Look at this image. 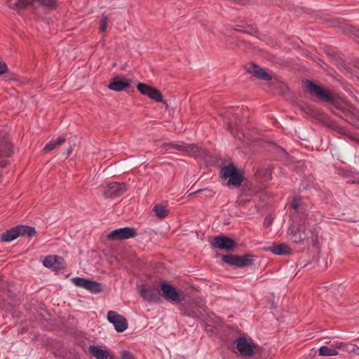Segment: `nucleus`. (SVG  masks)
<instances>
[{"label": "nucleus", "mask_w": 359, "mask_h": 359, "mask_svg": "<svg viewBox=\"0 0 359 359\" xmlns=\"http://www.w3.org/2000/svg\"><path fill=\"white\" fill-rule=\"evenodd\" d=\"M304 83L306 91L311 95L313 101L330 104V109L332 113L351 125H355L358 122V116L348 107L336 102L334 95L329 90L311 80L306 79Z\"/></svg>", "instance_id": "nucleus-1"}, {"label": "nucleus", "mask_w": 359, "mask_h": 359, "mask_svg": "<svg viewBox=\"0 0 359 359\" xmlns=\"http://www.w3.org/2000/svg\"><path fill=\"white\" fill-rule=\"evenodd\" d=\"M318 229L316 226H310L307 219H301L299 223L293 222L289 227L287 233L290 239L296 243H311L316 245L319 243Z\"/></svg>", "instance_id": "nucleus-2"}, {"label": "nucleus", "mask_w": 359, "mask_h": 359, "mask_svg": "<svg viewBox=\"0 0 359 359\" xmlns=\"http://www.w3.org/2000/svg\"><path fill=\"white\" fill-rule=\"evenodd\" d=\"M167 149H176L187 152L195 158L205 159L210 156V152L205 149L198 147L193 144H186L182 142H170L165 145Z\"/></svg>", "instance_id": "nucleus-3"}, {"label": "nucleus", "mask_w": 359, "mask_h": 359, "mask_svg": "<svg viewBox=\"0 0 359 359\" xmlns=\"http://www.w3.org/2000/svg\"><path fill=\"white\" fill-rule=\"evenodd\" d=\"M221 177L224 179L229 178L227 185L229 187H238L241 185L243 176L233 165H225L221 168Z\"/></svg>", "instance_id": "nucleus-4"}, {"label": "nucleus", "mask_w": 359, "mask_h": 359, "mask_svg": "<svg viewBox=\"0 0 359 359\" xmlns=\"http://www.w3.org/2000/svg\"><path fill=\"white\" fill-rule=\"evenodd\" d=\"M254 256L250 254H245L243 255H226L222 256V260L229 264L239 268H243L250 266L253 264Z\"/></svg>", "instance_id": "nucleus-5"}, {"label": "nucleus", "mask_w": 359, "mask_h": 359, "mask_svg": "<svg viewBox=\"0 0 359 359\" xmlns=\"http://www.w3.org/2000/svg\"><path fill=\"white\" fill-rule=\"evenodd\" d=\"M103 195L107 198L118 197L128 190V185L124 182H108L102 185Z\"/></svg>", "instance_id": "nucleus-6"}, {"label": "nucleus", "mask_w": 359, "mask_h": 359, "mask_svg": "<svg viewBox=\"0 0 359 359\" xmlns=\"http://www.w3.org/2000/svg\"><path fill=\"white\" fill-rule=\"evenodd\" d=\"M235 343L236 344L237 351L243 356L252 357L259 349L257 344L248 341L245 337H239L236 339Z\"/></svg>", "instance_id": "nucleus-7"}, {"label": "nucleus", "mask_w": 359, "mask_h": 359, "mask_svg": "<svg viewBox=\"0 0 359 359\" xmlns=\"http://www.w3.org/2000/svg\"><path fill=\"white\" fill-rule=\"evenodd\" d=\"M137 234V230L135 228L126 226L113 230L109 233L107 238L111 241H121L134 238Z\"/></svg>", "instance_id": "nucleus-8"}, {"label": "nucleus", "mask_w": 359, "mask_h": 359, "mask_svg": "<svg viewBox=\"0 0 359 359\" xmlns=\"http://www.w3.org/2000/svg\"><path fill=\"white\" fill-rule=\"evenodd\" d=\"M140 296L149 302L159 303L161 302L158 287L156 285L147 287L142 286L140 289Z\"/></svg>", "instance_id": "nucleus-9"}, {"label": "nucleus", "mask_w": 359, "mask_h": 359, "mask_svg": "<svg viewBox=\"0 0 359 359\" xmlns=\"http://www.w3.org/2000/svg\"><path fill=\"white\" fill-rule=\"evenodd\" d=\"M13 152V145L9 134L4 130H0V158L9 157Z\"/></svg>", "instance_id": "nucleus-10"}, {"label": "nucleus", "mask_w": 359, "mask_h": 359, "mask_svg": "<svg viewBox=\"0 0 359 359\" xmlns=\"http://www.w3.org/2000/svg\"><path fill=\"white\" fill-rule=\"evenodd\" d=\"M107 320L110 323L113 324L118 332H122L128 328V325L126 318L123 316L118 314L116 311H108Z\"/></svg>", "instance_id": "nucleus-11"}, {"label": "nucleus", "mask_w": 359, "mask_h": 359, "mask_svg": "<svg viewBox=\"0 0 359 359\" xmlns=\"http://www.w3.org/2000/svg\"><path fill=\"white\" fill-rule=\"evenodd\" d=\"M137 88L142 95L148 96L150 99L157 102H164L163 95L158 89L142 83H139Z\"/></svg>", "instance_id": "nucleus-12"}, {"label": "nucleus", "mask_w": 359, "mask_h": 359, "mask_svg": "<svg viewBox=\"0 0 359 359\" xmlns=\"http://www.w3.org/2000/svg\"><path fill=\"white\" fill-rule=\"evenodd\" d=\"M162 296L171 302H177L180 300L181 294L170 284L163 282L160 285Z\"/></svg>", "instance_id": "nucleus-13"}, {"label": "nucleus", "mask_w": 359, "mask_h": 359, "mask_svg": "<svg viewBox=\"0 0 359 359\" xmlns=\"http://www.w3.org/2000/svg\"><path fill=\"white\" fill-rule=\"evenodd\" d=\"M131 79L124 76H116L111 79L107 87L109 89L120 92L129 88L131 84Z\"/></svg>", "instance_id": "nucleus-14"}, {"label": "nucleus", "mask_w": 359, "mask_h": 359, "mask_svg": "<svg viewBox=\"0 0 359 359\" xmlns=\"http://www.w3.org/2000/svg\"><path fill=\"white\" fill-rule=\"evenodd\" d=\"M65 267L66 262L62 257L55 255L46 256V268L51 269L55 273L65 269Z\"/></svg>", "instance_id": "nucleus-15"}, {"label": "nucleus", "mask_w": 359, "mask_h": 359, "mask_svg": "<svg viewBox=\"0 0 359 359\" xmlns=\"http://www.w3.org/2000/svg\"><path fill=\"white\" fill-rule=\"evenodd\" d=\"M211 244L213 247L219 249L231 250L236 246L234 240L226 236H218L213 238Z\"/></svg>", "instance_id": "nucleus-16"}, {"label": "nucleus", "mask_w": 359, "mask_h": 359, "mask_svg": "<svg viewBox=\"0 0 359 359\" xmlns=\"http://www.w3.org/2000/svg\"><path fill=\"white\" fill-rule=\"evenodd\" d=\"M246 71L260 80L270 81L272 79V75L267 73L264 69L255 63H250L246 67Z\"/></svg>", "instance_id": "nucleus-17"}, {"label": "nucleus", "mask_w": 359, "mask_h": 359, "mask_svg": "<svg viewBox=\"0 0 359 359\" xmlns=\"http://www.w3.org/2000/svg\"><path fill=\"white\" fill-rule=\"evenodd\" d=\"M28 6L34 8L37 6H45V0H18L13 6H9L10 8L16 10L18 12L25 9Z\"/></svg>", "instance_id": "nucleus-18"}, {"label": "nucleus", "mask_w": 359, "mask_h": 359, "mask_svg": "<svg viewBox=\"0 0 359 359\" xmlns=\"http://www.w3.org/2000/svg\"><path fill=\"white\" fill-rule=\"evenodd\" d=\"M339 344H343L342 342H334L330 346H322L319 348V355L321 356H334L339 354L338 349L343 351V347H340Z\"/></svg>", "instance_id": "nucleus-19"}, {"label": "nucleus", "mask_w": 359, "mask_h": 359, "mask_svg": "<svg viewBox=\"0 0 359 359\" xmlns=\"http://www.w3.org/2000/svg\"><path fill=\"white\" fill-rule=\"evenodd\" d=\"M290 207L297 213L304 214L306 211V206L303 201V198L299 196L292 198Z\"/></svg>", "instance_id": "nucleus-20"}, {"label": "nucleus", "mask_w": 359, "mask_h": 359, "mask_svg": "<svg viewBox=\"0 0 359 359\" xmlns=\"http://www.w3.org/2000/svg\"><path fill=\"white\" fill-rule=\"evenodd\" d=\"M269 250L276 255H285L292 252V250L285 243L273 245L269 248Z\"/></svg>", "instance_id": "nucleus-21"}, {"label": "nucleus", "mask_w": 359, "mask_h": 359, "mask_svg": "<svg viewBox=\"0 0 359 359\" xmlns=\"http://www.w3.org/2000/svg\"><path fill=\"white\" fill-rule=\"evenodd\" d=\"M340 347H343V351L347 353H353L359 355V338L353 341V343L339 344Z\"/></svg>", "instance_id": "nucleus-22"}, {"label": "nucleus", "mask_w": 359, "mask_h": 359, "mask_svg": "<svg viewBox=\"0 0 359 359\" xmlns=\"http://www.w3.org/2000/svg\"><path fill=\"white\" fill-rule=\"evenodd\" d=\"M16 231L19 233V236L32 237L36 234L35 229L32 226L26 225L15 226Z\"/></svg>", "instance_id": "nucleus-23"}, {"label": "nucleus", "mask_w": 359, "mask_h": 359, "mask_svg": "<svg viewBox=\"0 0 359 359\" xmlns=\"http://www.w3.org/2000/svg\"><path fill=\"white\" fill-rule=\"evenodd\" d=\"M89 353L96 359H107V352L100 348L98 346L92 345L89 346Z\"/></svg>", "instance_id": "nucleus-24"}, {"label": "nucleus", "mask_w": 359, "mask_h": 359, "mask_svg": "<svg viewBox=\"0 0 359 359\" xmlns=\"http://www.w3.org/2000/svg\"><path fill=\"white\" fill-rule=\"evenodd\" d=\"M19 237V233L16 231L15 226L6 231L1 235V240L3 242H11Z\"/></svg>", "instance_id": "nucleus-25"}, {"label": "nucleus", "mask_w": 359, "mask_h": 359, "mask_svg": "<svg viewBox=\"0 0 359 359\" xmlns=\"http://www.w3.org/2000/svg\"><path fill=\"white\" fill-rule=\"evenodd\" d=\"M66 139L64 136L59 137L55 140H51L48 143H46V152L52 151L56 149L59 146L65 143Z\"/></svg>", "instance_id": "nucleus-26"}, {"label": "nucleus", "mask_w": 359, "mask_h": 359, "mask_svg": "<svg viewBox=\"0 0 359 359\" xmlns=\"http://www.w3.org/2000/svg\"><path fill=\"white\" fill-rule=\"evenodd\" d=\"M90 279L81 277H74L71 279L72 283L76 287L87 290Z\"/></svg>", "instance_id": "nucleus-27"}, {"label": "nucleus", "mask_w": 359, "mask_h": 359, "mask_svg": "<svg viewBox=\"0 0 359 359\" xmlns=\"http://www.w3.org/2000/svg\"><path fill=\"white\" fill-rule=\"evenodd\" d=\"M153 211L156 217L160 219L165 218L168 214V210L161 204L156 205L153 208Z\"/></svg>", "instance_id": "nucleus-28"}, {"label": "nucleus", "mask_w": 359, "mask_h": 359, "mask_svg": "<svg viewBox=\"0 0 359 359\" xmlns=\"http://www.w3.org/2000/svg\"><path fill=\"white\" fill-rule=\"evenodd\" d=\"M87 290L93 294H99L102 291V285L99 282L90 280Z\"/></svg>", "instance_id": "nucleus-29"}, {"label": "nucleus", "mask_w": 359, "mask_h": 359, "mask_svg": "<svg viewBox=\"0 0 359 359\" xmlns=\"http://www.w3.org/2000/svg\"><path fill=\"white\" fill-rule=\"evenodd\" d=\"M182 311V315L193 318H199L200 313L196 310H189L188 309H181Z\"/></svg>", "instance_id": "nucleus-30"}, {"label": "nucleus", "mask_w": 359, "mask_h": 359, "mask_svg": "<svg viewBox=\"0 0 359 359\" xmlns=\"http://www.w3.org/2000/svg\"><path fill=\"white\" fill-rule=\"evenodd\" d=\"M107 22H108V17L104 13H103L101 16L100 26V29L102 32H104L106 30Z\"/></svg>", "instance_id": "nucleus-31"}, {"label": "nucleus", "mask_w": 359, "mask_h": 359, "mask_svg": "<svg viewBox=\"0 0 359 359\" xmlns=\"http://www.w3.org/2000/svg\"><path fill=\"white\" fill-rule=\"evenodd\" d=\"M57 7L56 0H46V10H54Z\"/></svg>", "instance_id": "nucleus-32"}, {"label": "nucleus", "mask_w": 359, "mask_h": 359, "mask_svg": "<svg viewBox=\"0 0 359 359\" xmlns=\"http://www.w3.org/2000/svg\"><path fill=\"white\" fill-rule=\"evenodd\" d=\"M122 359H135L133 355L127 351H123L121 354Z\"/></svg>", "instance_id": "nucleus-33"}, {"label": "nucleus", "mask_w": 359, "mask_h": 359, "mask_svg": "<svg viewBox=\"0 0 359 359\" xmlns=\"http://www.w3.org/2000/svg\"><path fill=\"white\" fill-rule=\"evenodd\" d=\"M7 71L8 67L6 64L3 61H0V75L7 72Z\"/></svg>", "instance_id": "nucleus-34"}, {"label": "nucleus", "mask_w": 359, "mask_h": 359, "mask_svg": "<svg viewBox=\"0 0 359 359\" xmlns=\"http://www.w3.org/2000/svg\"><path fill=\"white\" fill-rule=\"evenodd\" d=\"M7 287V283L4 280L0 275V290H5Z\"/></svg>", "instance_id": "nucleus-35"}, {"label": "nucleus", "mask_w": 359, "mask_h": 359, "mask_svg": "<svg viewBox=\"0 0 359 359\" xmlns=\"http://www.w3.org/2000/svg\"><path fill=\"white\" fill-rule=\"evenodd\" d=\"M235 137H237L238 138L239 140H241V141L243 142H245V139H243V138H245V135L244 133H243L242 132H239V131H237L236 132V135H233Z\"/></svg>", "instance_id": "nucleus-36"}, {"label": "nucleus", "mask_w": 359, "mask_h": 359, "mask_svg": "<svg viewBox=\"0 0 359 359\" xmlns=\"http://www.w3.org/2000/svg\"><path fill=\"white\" fill-rule=\"evenodd\" d=\"M74 145V144L73 145H70L69 148L67 149L65 152L66 158H67L72 153Z\"/></svg>", "instance_id": "nucleus-37"}, {"label": "nucleus", "mask_w": 359, "mask_h": 359, "mask_svg": "<svg viewBox=\"0 0 359 359\" xmlns=\"http://www.w3.org/2000/svg\"><path fill=\"white\" fill-rule=\"evenodd\" d=\"M245 32L251 35H256L258 32V30L257 28L252 27L249 30H246Z\"/></svg>", "instance_id": "nucleus-38"}, {"label": "nucleus", "mask_w": 359, "mask_h": 359, "mask_svg": "<svg viewBox=\"0 0 359 359\" xmlns=\"http://www.w3.org/2000/svg\"><path fill=\"white\" fill-rule=\"evenodd\" d=\"M8 160H6V158L0 159V168L6 167L8 164Z\"/></svg>", "instance_id": "nucleus-39"}, {"label": "nucleus", "mask_w": 359, "mask_h": 359, "mask_svg": "<svg viewBox=\"0 0 359 359\" xmlns=\"http://www.w3.org/2000/svg\"><path fill=\"white\" fill-rule=\"evenodd\" d=\"M236 4H245L246 3L249 2L250 0H231Z\"/></svg>", "instance_id": "nucleus-40"}, {"label": "nucleus", "mask_w": 359, "mask_h": 359, "mask_svg": "<svg viewBox=\"0 0 359 359\" xmlns=\"http://www.w3.org/2000/svg\"><path fill=\"white\" fill-rule=\"evenodd\" d=\"M272 223V219L271 218L266 217L264 221V224L266 226H269Z\"/></svg>", "instance_id": "nucleus-41"}, {"label": "nucleus", "mask_w": 359, "mask_h": 359, "mask_svg": "<svg viewBox=\"0 0 359 359\" xmlns=\"http://www.w3.org/2000/svg\"><path fill=\"white\" fill-rule=\"evenodd\" d=\"M200 191H201V189L197 190V191H194V192H191V193L187 195V196H188V197H190V196H193V195H194V194H197V193H198V192H200Z\"/></svg>", "instance_id": "nucleus-42"}, {"label": "nucleus", "mask_w": 359, "mask_h": 359, "mask_svg": "<svg viewBox=\"0 0 359 359\" xmlns=\"http://www.w3.org/2000/svg\"><path fill=\"white\" fill-rule=\"evenodd\" d=\"M302 109H304L305 111H310L311 109H309V107L306 105H305L304 107H302Z\"/></svg>", "instance_id": "nucleus-43"}, {"label": "nucleus", "mask_w": 359, "mask_h": 359, "mask_svg": "<svg viewBox=\"0 0 359 359\" xmlns=\"http://www.w3.org/2000/svg\"><path fill=\"white\" fill-rule=\"evenodd\" d=\"M41 262H42L43 266H45V259H41Z\"/></svg>", "instance_id": "nucleus-44"}, {"label": "nucleus", "mask_w": 359, "mask_h": 359, "mask_svg": "<svg viewBox=\"0 0 359 359\" xmlns=\"http://www.w3.org/2000/svg\"><path fill=\"white\" fill-rule=\"evenodd\" d=\"M357 68L359 69V62H358L357 65H356Z\"/></svg>", "instance_id": "nucleus-45"}, {"label": "nucleus", "mask_w": 359, "mask_h": 359, "mask_svg": "<svg viewBox=\"0 0 359 359\" xmlns=\"http://www.w3.org/2000/svg\"><path fill=\"white\" fill-rule=\"evenodd\" d=\"M231 126H228V129H229V130H231Z\"/></svg>", "instance_id": "nucleus-46"}]
</instances>
